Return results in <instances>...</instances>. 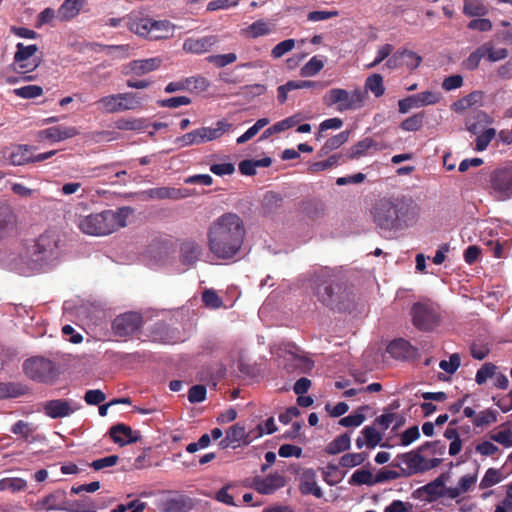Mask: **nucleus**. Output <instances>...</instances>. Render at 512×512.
Instances as JSON below:
<instances>
[{
  "instance_id": "1",
  "label": "nucleus",
  "mask_w": 512,
  "mask_h": 512,
  "mask_svg": "<svg viewBox=\"0 0 512 512\" xmlns=\"http://www.w3.org/2000/svg\"><path fill=\"white\" fill-rule=\"evenodd\" d=\"M420 208L408 196L382 197L370 209L373 223L382 232L398 231L413 225Z\"/></svg>"
},
{
  "instance_id": "2",
  "label": "nucleus",
  "mask_w": 512,
  "mask_h": 512,
  "mask_svg": "<svg viewBox=\"0 0 512 512\" xmlns=\"http://www.w3.org/2000/svg\"><path fill=\"white\" fill-rule=\"evenodd\" d=\"M245 234L243 220L235 213H225L208 229L209 250L217 259L230 260L240 252Z\"/></svg>"
},
{
  "instance_id": "3",
  "label": "nucleus",
  "mask_w": 512,
  "mask_h": 512,
  "mask_svg": "<svg viewBox=\"0 0 512 512\" xmlns=\"http://www.w3.org/2000/svg\"><path fill=\"white\" fill-rule=\"evenodd\" d=\"M313 294L321 304L333 311H350L355 305V294L351 287L340 275L327 268L315 275Z\"/></svg>"
},
{
  "instance_id": "4",
  "label": "nucleus",
  "mask_w": 512,
  "mask_h": 512,
  "mask_svg": "<svg viewBox=\"0 0 512 512\" xmlns=\"http://www.w3.org/2000/svg\"><path fill=\"white\" fill-rule=\"evenodd\" d=\"M131 212L130 207H120L116 210L91 213L79 219L78 228L87 235L106 236L125 227Z\"/></svg>"
},
{
  "instance_id": "5",
  "label": "nucleus",
  "mask_w": 512,
  "mask_h": 512,
  "mask_svg": "<svg viewBox=\"0 0 512 512\" xmlns=\"http://www.w3.org/2000/svg\"><path fill=\"white\" fill-rule=\"evenodd\" d=\"M145 100L146 96L142 93L124 92L103 96L95 104L100 112L114 114L140 110Z\"/></svg>"
},
{
  "instance_id": "6",
  "label": "nucleus",
  "mask_w": 512,
  "mask_h": 512,
  "mask_svg": "<svg viewBox=\"0 0 512 512\" xmlns=\"http://www.w3.org/2000/svg\"><path fill=\"white\" fill-rule=\"evenodd\" d=\"M440 444V441H426L417 450L397 455L396 459L407 465L408 472L402 469L404 475L410 476L417 473H423L433 468L438 467L442 460L439 458L426 459L422 453L427 452L430 447H435Z\"/></svg>"
},
{
  "instance_id": "7",
  "label": "nucleus",
  "mask_w": 512,
  "mask_h": 512,
  "mask_svg": "<svg viewBox=\"0 0 512 512\" xmlns=\"http://www.w3.org/2000/svg\"><path fill=\"white\" fill-rule=\"evenodd\" d=\"M366 100V93L361 88L353 91H347L342 88H333L323 97V102L327 106L336 105L339 112L356 110L363 107Z\"/></svg>"
},
{
  "instance_id": "8",
  "label": "nucleus",
  "mask_w": 512,
  "mask_h": 512,
  "mask_svg": "<svg viewBox=\"0 0 512 512\" xmlns=\"http://www.w3.org/2000/svg\"><path fill=\"white\" fill-rule=\"evenodd\" d=\"M144 324L143 316L138 312H125L115 317L111 331L118 340L127 341L138 336Z\"/></svg>"
},
{
  "instance_id": "9",
  "label": "nucleus",
  "mask_w": 512,
  "mask_h": 512,
  "mask_svg": "<svg viewBox=\"0 0 512 512\" xmlns=\"http://www.w3.org/2000/svg\"><path fill=\"white\" fill-rule=\"evenodd\" d=\"M23 370L28 378L41 383L52 382L57 375L55 364L44 357L25 360Z\"/></svg>"
},
{
  "instance_id": "10",
  "label": "nucleus",
  "mask_w": 512,
  "mask_h": 512,
  "mask_svg": "<svg viewBox=\"0 0 512 512\" xmlns=\"http://www.w3.org/2000/svg\"><path fill=\"white\" fill-rule=\"evenodd\" d=\"M413 325L420 331H432L439 323L437 309L430 303L416 302L410 310Z\"/></svg>"
},
{
  "instance_id": "11",
  "label": "nucleus",
  "mask_w": 512,
  "mask_h": 512,
  "mask_svg": "<svg viewBox=\"0 0 512 512\" xmlns=\"http://www.w3.org/2000/svg\"><path fill=\"white\" fill-rule=\"evenodd\" d=\"M38 47L35 44L24 45L19 42L16 45V52L14 54V70L21 73L32 72L39 65L41 60L34 57Z\"/></svg>"
},
{
  "instance_id": "12",
  "label": "nucleus",
  "mask_w": 512,
  "mask_h": 512,
  "mask_svg": "<svg viewBox=\"0 0 512 512\" xmlns=\"http://www.w3.org/2000/svg\"><path fill=\"white\" fill-rule=\"evenodd\" d=\"M491 188L499 200L512 198V168H499L490 176Z\"/></svg>"
},
{
  "instance_id": "13",
  "label": "nucleus",
  "mask_w": 512,
  "mask_h": 512,
  "mask_svg": "<svg viewBox=\"0 0 512 512\" xmlns=\"http://www.w3.org/2000/svg\"><path fill=\"white\" fill-rule=\"evenodd\" d=\"M209 85L210 83L205 77L200 75L191 76L168 83L165 87V92L188 91L191 93H202L208 89Z\"/></svg>"
},
{
  "instance_id": "14",
  "label": "nucleus",
  "mask_w": 512,
  "mask_h": 512,
  "mask_svg": "<svg viewBox=\"0 0 512 512\" xmlns=\"http://www.w3.org/2000/svg\"><path fill=\"white\" fill-rule=\"evenodd\" d=\"M79 408L78 403L67 399H53L42 404L43 413L51 419L67 417Z\"/></svg>"
},
{
  "instance_id": "15",
  "label": "nucleus",
  "mask_w": 512,
  "mask_h": 512,
  "mask_svg": "<svg viewBox=\"0 0 512 512\" xmlns=\"http://www.w3.org/2000/svg\"><path fill=\"white\" fill-rule=\"evenodd\" d=\"M217 42L218 37L215 35L189 37L184 40L182 48L186 53L203 54L209 52Z\"/></svg>"
},
{
  "instance_id": "16",
  "label": "nucleus",
  "mask_w": 512,
  "mask_h": 512,
  "mask_svg": "<svg viewBox=\"0 0 512 512\" xmlns=\"http://www.w3.org/2000/svg\"><path fill=\"white\" fill-rule=\"evenodd\" d=\"M108 433L113 442L120 446L136 443L141 438L140 433L138 431L134 432L130 426L124 423H118L113 425L109 429Z\"/></svg>"
},
{
  "instance_id": "17",
  "label": "nucleus",
  "mask_w": 512,
  "mask_h": 512,
  "mask_svg": "<svg viewBox=\"0 0 512 512\" xmlns=\"http://www.w3.org/2000/svg\"><path fill=\"white\" fill-rule=\"evenodd\" d=\"M57 243L58 240L53 233H44L36 240L33 254L40 260L47 259L57 249Z\"/></svg>"
},
{
  "instance_id": "18",
  "label": "nucleus",
  "mask_w": 512,
  "mask_h": 512,
  "mask_svg": "<svg viewBox=\"0 0 512 512\" xmlns=\"http://www.w3.org/2000/svg\"><path fill=\"white\" fill-rule=\"evenodd\" d=\"M202 246L193 241L186 240L180 245V261L187 267L193 266L201 257Z\"/></svg>"
},
{
  "instance_id": "19",
  "label": "nucleus",
  "mask_w": 512,
  "mask_h": 512,
  "mask_svg": "<svg viewBox=\"0 0 512 512\" xmlns=\"http://www.w3.org/2000/svg\"><path fill=\"white\" fill-rule=\"evenodd\" d=\"M299 491L302 495H313L316 498L323 497V491L317 485L316 472L313 469L310 468L303 471L300 478Z\"/></svg>"
},
{
  "instance_id": "20",
  "label": "nucleus",
  "mask_w": 512,
  "mask_h": 512,
  "mask_svg": "<svg viewBox=\"0 0 512 512\" xmlns=\"http://www.w3.org/2000/svg\"><path fill=\"white\" fill-rule=\"evenodd\" d=\"M78 134L79 131L76 127L64 125L49 127L40 132V136L42 138L48 139L51 142H59L70 139L77 136Z\"/></svg>"
},
{
  "instance_id": "21",
  "label": "nucleus",
  "mask_w": 512,
  "mask_h": 512,
  "mask_svg": "<svg viewBox=\"0 0 512 512\" xmlns=\"http://www.w3.org/2000/svg\"><path fill=\"white\" fill-rule=\"evenodd\" d=\"M87 5V0H64L57 10V19L60 22H68L77 17Z\"/></svg>"
},
{
  "instance_id": "22",
  "label": "nucleus",
  "mask_w": 512,
  "mask_h": 512,
  "mask_svg": "<svg viewBox=\"0 0 512 512\" xmlns=\"http://www.w3.org/2000/svg\"><path fill=\"white\" fill-rule=\"evenodd\" d=\"M67 495L64 490L58 489L49 495L45 496L42 500L37 502V505L41 508L50 510H64L66 511L67 506Z\"/></svg>"
},
{
  "instance_id": "23",
  "label": "nucleus",
  "mask_w": 512,
  "mask_h": 512,
  "mask_svg": "<svg viewBox=\"0 0 512 512\" xmlns=\"http://www.w3.org/2000/svg\"><path fill=\"white\" fill-rule=\"evenodd\" d=\"M387 352L395 359L405 360L413 356L415 348L409 341L398 338L389 343Z\"/></svg>"
},
{
  "instance_id": "24",
  "label": "nucleus",
  "mask_w": 512,
  "mask_h": 512,
  "mask_svg": "<svg viewBox=\"0 0 512 512\" xmlns=\"http://www.w3.org/2000/svg\"><path fill=\"white\" fill-rule=\"evenodd\" d=\"M152 22V18L141 14H130L127 18V27L128 29L142 37H147L149 35L150 27Z\"/></svg>"
},
{
  "instance_id": "25",
  "label": "nucleus",
  "mask_w": 512,
  "mask_h": 512,
  "mask_svg": "<svg viewBox=\"0 0 512 512\" xmlns=\"http://www.w3.org/2000/svg\"><path fill=\"white\" fill-rule=\"evenodd\" d=\"M16 216L7 204H0V241L6 238L14 229Z\"/></svg>"
},
{
  "instance_id": "26",
  "label": "nucleus",
  "mask_w": 512,
  "mask_h": 512,
  "mask_svg": "<svg viewBox=\"0 0 512 512\" xmlns=\"http://www.w3.org/2000/svg\"><path fill=\"white\" fill-rule=\"evenodd\" d=\"M381 440L382 434L374 426H365L361 431V435L356 439V447L361 449L367 446L373 449L380 444Z\"/></svg>"
},
{
  "instance_id": "27",
  "label": "nucleus",
  "mask_w": 512,
  "mask_h": 512,
  "mask_svg": "<svg viewBox=\"0 0 512 512\" xmlns=\"http://www.w3.org/2000/svg\"><path fill=\"white\" fill-rule=\"evenodd\" d=\"M148 38L151 40L168 39L173 36L174 25L168 20H153L151 22Z\"/></svg>"
},
{
  "instance_id": "28",
  "label": "nucleus",
  "mask_w": 512,
  "mask_h": 512,
  "mask_svg": "<svg viewBox=\"0 0 512 512\" xmlns=\"http://www.w3.org/2000/svg\"><path fill=\"white\" fill-rule=\"evenodd\" d=\"M285 485V478L278 473L256 481V489L259 493L268 495Z\"/></svg>"
},
{
  "instance_id": "29",
  "label": "nucleus",
  "mask_w": 512,
  "mask_h": 512,
  "mask_svg": "<svg viewBox=\"0 0 512 512\" xmlns=\"http://www.w3.org/2000/svg\"><path fill=\"white\" fill-rule=\"evenodd\" d=\"M192 508V500L185 495H177L162 502L163 512H187Z\"/></svg>"
},
{
  "instance_id": "30",
  "label": "nucleus",
  "mask_w": 512,
  "mask_h": 512,
  "mask_svg": "<svg viewBox=\"0 0 512 512\" xmlns=\"http://www.w3.org/2000/svg\"><path fill=\"white\" fill-rule=\"evenodd\" d=\"M29 393V387L21 382H0V400L18 398Z\"/></svg>"
},
{
  "instance_id": "31",
  "label": "nucleus",
  "mask_w": 512,
  "mask_h": 512,
  "mask_svg": "<svg viewBox=\"0 0 512 512\" xmlns=\"http://www.w3.org/2000/svg\"><path fill=\"white\" fill-rule=\"evenodd\" d=\"M149 337L153 342L167 344L173 342L174 332L167 323L159 321L151 327Z\"/></svg>"
},
{
  "instance_id": "32",
  "label": "nucleus",
  "mask_w": 512,
  "mask_h": 512,
  "mask_svg": "<svg viewBox=\"0 0 512 512\" xmlns=\"http://www.w3.org/2000/svg\"><path fill=\"white\" fill-rule=\"evenodd\" d=\"M159 65L160 60L158 58H148L133 60L127 65V68L129 69V73H132L135 76H142L156 70Z\"/></svg>"
},
{
  "instance_id": "33",
  "label": "nucleus",
  "mask_w": 512,
  "mask_h": 512,
  "mask_svg": "<svg viewBox=\"0 0 512 512\" xmlns=\"http://www.w3.org/2000/svg\"><path fill=\"white\" fill-rule=\"evenodd\" d=\"M274 31V25L263 19L257 20L242 30V34L247 38L256 39L266 36Z\"/></svg>"
},
{
  "instance_id": "34",
  "label": "nucleus",
  "mask_w": 512,
  "mask_h": 512,
  "mask_svg": "<svg viewBox=\"0 0 512 512\" xmlns=\"http://www.w3.org/2000/svg\"><path fill=\"white\" fill-rule=\"evenodd\" d=\"M233 127L232 123L227 122L226 120H219L216 122L215 127H201L200 132L203 136V143L218 139L224 133L230 131Z\"/></svg>"
},
{
  "instance_id": "35",
  "label": "nucleus",
  "mask_w": 512,
  "mask_h": 512,
  "mask_svg": "<svg viewBox=\"0 0 512 512\" xmlns=\"http://www.w3.org/2000/svg\"><path fill=\"white\" fill-rule=\"evenodd\" d=\"M98 503L91 497H83L78 500H67V512H97Z\"/></svg>"
},
{
  "instance_id": "36",
  "label": "nucleus",
  "mask_w": 512,
  "mask_h": 512,
  "mask_svg": "<svg viewBox=\"0 0 512 512\" xmlns=\"http://www.w3.org/2000/svg\"><path fill=\"white\" fill-rule=\"evenodd\" d=\"M350 137V131L345 130L340 132L337 135H334L326 140L324 145L321 147V149L318 152L319 157H323L328 155L331 151L338 149L343 144H345Z\"/></svg>"
},
{
  "instance_id": "37",
  "label": "nucleus",
  "mask_w": 512,
  "mask_h": 512,
  "mask_svg": "<svg viewBox=\"0 0 512 512\" xmlns=\"http://www.w3.org/2000/svg\"><path fill=\"white\" fill-rule=\"evenodd\" d=\"M483 98L481 91H473L461 99L455 101L451 105V109L456 113H462L468 108L480 103Z\"/></svg>"
},
{
  "instance_id": "38",
  "label": "nucleus",
  "mask_w": 512,
  "mask_h": 512,
  "mask_svg": "<svg viewBox=\"0 0 512 512\" xmlns=\"http://www.w3.org/2000/svg\"><path fill=\"white\" fill-rule=\"evenodd\" d=\"M372 147L377 148V143H375L374 140L369 137L364 138L349 148L346 157L349 160L358 159L364 156L366 152Z\"/></svg>"
},
{
  "instance_id": "39",
  "label": "nucleus",
  "mask_w": 512,
  "mask_h": 512,
  "mask_svg": "<svg viewBox=\"0 0 512 512\" xmlns=\"http://www.w3.org/2000/svg\"><path fill=\"white\" fill-rule=\"evenodd\" d=\"M362 90L365 91L366 94L370 91L376 98L383 96L385 86L382 75L375 73L368 76L365 80L364 89Z\"/></svg>"
},
{
  "instance_id": "40",
  "label": "nucleus",
  "mask_w": 512,
  "mask_h": 512,
  "mask_svg": "<svg viewBox=\"0 0 512 512\" xmlns=\"http://www.w3.org/2000/svg\"><path fill=\"white\" fill-rule=\"evenodd\" d=\"M350 434L348 432L339 435L331 441L325 448V452L329 455H336L347 451L350 448Z\"/></svg>"
},
{
  "instance_id": "41",
  "label": "nucleus",
  "mask_w": 512,
  "mask_h": 512,
  "mask_svg": "<svg viewBox=\"0 0 512 512\" xmlns=\"http://www.w3.org/2000/svg\"><path fill=\"white\" fill-rule=\"evenodd\" d=\"M146 193L151 199H180L182 197L179 189L171 187L151 188Z\"/></svg>"
},
{
  "instance_id": "42",
  "label": "nucleus",
  "mask_w": 512,
  "mask_h": 512,
  "mask_svg": "<svg viewBox=\"0 0 512 512\" xmlns=\"http://www.w3.org/2000/svg\"><path fill=\"white\" fill-rule=\"evenodd\" d=\"M463 13L469 17H483L488 13V8L480 0H464Z\"/></svg>"
},
{
  "instance_id": "43",
  "label": "nucleus",
  "mask_w": 512,
  "mask_h": 512,
  "mask_svg": "<svg viewBox=\"0 0 512 512\" xmlns=\"http://www.w3.org/2000/svg\"><path fill=\"white\" fill-rule=\"evenodd\" d=\"M425 118H426V115H425L424 111L418 112V113L406 118L405 120H403L400 123V128L403 131H408V132L419 131L424 125Z\"/></svg>"
},
{
  "instance_id": "44",
  "label": "nucleus",
  "mask_w": 512,
  "mask_h": 512,
  "mask_svg": "<svg viewBox=\"0 0 512 512\" xmlns=\"http://www.w3.org/2000/svg\"><path fill=\"white\" fill-rule=\"evenodd\" d=\"M481 47L485 58L490 62L500 61L508 56L506 48H495L492 42H486Z\"/></svg>"
},
{
  "instance_id": "45",
  "label": "nucleus",
  "mask_w": 512,
  "mask_h": 512,
  "mask_svg": "<svg viewBox=\"0 0 512 512\" xmlns=\"http://www.w3.org/2000/svg\"><path fill=\"white\" fill-rule=\"evenodd\" d=\"M26 480L17 477H8L0 480V491H10L12 493L25 490Z\"/></svg>"
},
{
  "instance_id": "46",
  "label": "nucleus",
  "mask_w": 512,
  "mask_h": 512,
  "mask_svg": "<svg viewBox=\"0 0 512 512\" xmlns=\"http://www.w3.org/2000/svg\"><path fill=\"white\" fill-rule=\"evenodd\" d=\"M341 154H333L326 160L313 162L308 166V172L311 174L318 173L320 171L327 170L339 163Z\"/></svg>"
},
{
  "instance_id": "47",
  "label": "nucleus",
  "mask_w": 512,
  "mask_h": 512,
  "mask_svg": "<svg viewBox=\"0 0 512 512\" xmlns=\"http://www.w3.org/2000/svg\"><path fill=\"white\" fill-rule=\"evenodd\" d=\"M350 485H373L375 484V479H373V474L368 469H358L356 470L348 480Z\"/></svg>"
},
{
  "instance_id": "48",
  "label": "nucleus",
  "mask_w": 512,
  "mask_h": 512,
  "mask_svg": "<svg viewBox=\"0 0 512 512\" xmlns=\"http://www.w3.org/2000/svg\"><path fill=\"white\" fill-rule=\"evenodd\" d=\"M8 159L12 165L21 166L29 163L31 161V156L29 155L27 148L23 146H17L10 152Z\"/></svg>"
},
{
  "instance_id": "49",
  "label": "nucleus",
  "mask_w": 512,
  "mask_h": 512,
  "mask_svg": "<svg viewBox=\"0 0 512 512\" xmlns=\"http://www.w3.org/2000/svg\"><path fill=\"white\" fill-rule=\"evenodd\" d=\"M270 120L268 118H260L258 119L253 126H251L244 134L239 136L236 140L237 144H243L254 136H256L259 131L269 124Z\"/></svg>"
},
{
  "instance_id": "50",
  "label": "nucleus",
  "mask_w": 512,
  "mask_h": 512,
  "mask_svg": "<svg viewBox=\"0 0 512 512\" xmlns=\"http://www.w3.org/2000/svg\"><path fill=\"white\" fill-rule=\"evenodd\" d=\"M367 453H347L344 454L339 461V465L344 468H352L361 465L367 458Z\"/></svg>"
},
{
  "instance_id": "51",
  "label": "nucleus",
  "mask_w": 512,
  "mask_h": 512,
  "mask_svg": "<svg viewBox=\"0 0 512 512\" xmlns=\"http://www.w3.org/2000/svg\"><path fill=\"white\" fill-rule=\"evenodd\" d=\"M324 67V63L317 56H313L301 69L300 74L303 77H311L318 74Z\"/></svg>"
},
{
  "instance_id": "52",
  "label": "nucleus",
  "mask_w": 512,
  "mask_h": 512,
  "mask_svg": "<svg viewBox=\"0 0 512 512\" xmlns=\"http://www.w3.org/2000/svg\"><path fill=\"white\" fill-rule=\"evenodd\" d=\"M35 430L36 427L32 423H28L23 420H18L11 427V432L13 434L20 435L26 441L35 432Z\"/></svg>"
},
{
  "instance_id": "53",
  "label": "nucleus",
  "mask_w": 512,
  "mask_h": 512,
  "mask_svg": "<svg viewBox=\"0 0 512 512\" xmlns=\"http://www.w3.org/2000/svg\"><path fill=\"white\" fill-rule=\"evenodd\" d=\"M496 134L497 133L494 128H488L483 131L480 135L477 136L475 140L474 150L477 152L484 151L490 142L495 138Z\"/></svg>"
},
{
  "instance_id": "54",
  "label": "nucleus",
  "mask_w": 512,
  "mask_h": 512,
  "mask_svg": "<svg viewBox=\"0 0 512 512\" xmlns=\"http://www.w3.org/2000/svg\"><path fill=\"white\" fill-rule=\"evenodd\" d=\"M226 436L228 437V439H230L234 445H236V447H238L240 445V442L242 440H244V443L248 444L250 443V439L246 440L245 437H246V432H245V428L239 424H235L233 426H231L227 431H226Z\"/></svg>"
},
{
  "instance_id": "55",
  "label": "nucleus",
  "mask_w": 512,
  "mask_h": 512,
  "mask_svg": "<svg viewBox=\"0 0 512 512\" xmlns=\"http://www.w3.org/2000/svg\"><path fill=\"white\" fill-rule=\"evenodd\" d=\"M497 421V412L492 409L481 411L473 419V425L476 427H483L495 423Z\"/></svg>"
},
{
  "instance_id": "56",
  "label": "nucleus",
  "mask_w": 512,
  "mask_h": 512,
  "mask_svg": "<svg viewBox=\"0 0 512 512\" xmlns=\"http://www.w3.org/2000/svg\"><path fill=\"white\" fill-rule=\"evenodd\" d=\"M14 94L23 99H33L43 94V89L38 85H26L14 89Z\"/></svg>"
},
{
  "instance_id": "57",
  "label": "nucleus",
  "mask_w": 512,
  "mask_h": 512,
  "mask_svg": "<svg viewBox=\"0 0 512 512\" xmlns=\"http://www.w3.org/2000/svg\"><path fill=\"white\" fill-rule=\"evenodd\" d=\"M176 142L180 143L182 147L198 145L203 143V136L201 135L200 129H196L178 137Z\"/></svg>"
},
{
  "instance_id": "58",
  "label": "nucleus",
  "mask_w": 512,
  "mask_h": 512,
  "mask_svg": "<svg viewBox=\"0 0 512 512\" xmlns=\"http://www.w3.org/2000/svg\"><path fill=\"white\" fill-rule=\"evenodd\" d=\"M496 365L491 362H487L477 371L475 381L478 385L484 384L488 378H491L496 373Z\"/></svg>"
},
{
  "instance_id": "59",
  "label": "nucleus",
  "mask_w": 512,
  "mask_h": 512,
  "mask_svg": "<svg viewBox=\"0 0 512 512\" xmlns=\"http://www.w3.org/2000/svg\"><path fill=\"white\" fill-rule=\"evenodd\" d=\"M402 52V60L403 66H405L409 70H414L418 68L422 62V57L417 53L404 49Z\"/></svg>"
},
{
  "instance_id": "60",
  "label": "nucleus",
  "mask_w": 512,
  "mask_h": 512,
  "mask_svg": "<svg viewBox=\"0 0 512 512\" xmlns=\"http://www.w3.org/2000/svg\"><path fill=\"white\" fill-rule=\"evenodd\" d=\"M236 60H237V55L235 53L210 55L207 57V61L209 63L214 64L218 68H222L229 64H232Z\"/></svg>"
},
{
  "instance_id": "61",
  "label": "nucleus",
  "mask_w": 512,
  "mask_h": 512,
  "mask_svg": "<svg viewBox=\"0 0 512 512\" xmlns=\"http://www.w3.org/2000/svg\"><path fill=\"white\" fill-rule=\"evenodd\" d=\"M501 481V474L499 470L495 468L487 469L485 475L483 476L479 487L481 489H486L498 484Z\"/></svg>"
},
{
  "instance_id": "62",
  "label": "nucleus",
  "mask_w": 512,
  "mask_h": 512,
  "mask_svg": "<svg viewBox=\"0 0 512 512\" xmlns=\"http://www.w3.org/2000/svg\"><path fill=\"white\" fill-rule=\"evenodd\" d=\"M461 358L458 353L450 355L449 360H442L439 363V367L448 374H454L460 367Z\"/></svg>"
},
{
  "instance_id": "63",
  "label": "nucleus",
  "mask_w": 512,
  "mask_h": 512,
  "mask_svg": "<svg viewBox=\"0 0 512 512\" xmlns=\"http://www.w3.org/2000/svg\"><path fill=\"white\" fill-rule=\"evenodd\" d=\"M116 127L120 130H141L144 128V121L136 118H122L116 121Z\"/></svg>"
},
{
  "instance_id": "64",
  "label": "nucleus",
  "mask_w": 512,
  "mask_h": 512,
  "mask_svg": "<svg viewBox=\"0 0 512 512\" xmlns=\"http://www.w3.org/2000/svg\"><path fill=\"white\" fill-rule=\"evenodd\" d=\"M294 47H295V40L294 39H286L273 47V49L271 51V56L274 59L281 58L286 53L290 52Z\"/></svg>"
}]
</instances>
